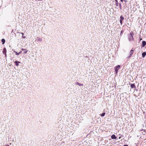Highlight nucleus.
<instances>
[{"instance_id":"f257e3e1","label":"nucleus","mask_w":146,"mask_h":146,"mask_svg":"<svg viewBox=\"0 0 146 146\" xmlns=\"http://www.w3.org/2000/svg\"><path fill=\"white\" fill-rule=\"evenodd\" d=\"M133 32H132L128 35V40L129 41H132L133 40Z\"/></svg>"},{"instance_id":"f03ea898","label":"nucleus","mask_w":146,"mask_h":146,"mask_svg":"<svg viewBox=\"0 0 146 146\" xmlns=\"http://www.w3.org/2000/svg\"><path fill=\"white\" fill-rule=\"evenodd\" d=\"M120 67V66L119 65H118L115 67V71L116 73V74L117 73L118 70L119 69Z\"/></svg>"},{"instance_id":"7ed1b4c3","label":"nucleus","mask_w":146,"mask_h":146,"mask_svg":"<svg viewBox=\"0 0 146 146\" xmlns=\"http://www.w3.org/2000/svg\"><path fill=\"white\" fill-rule=\"evenodd\" d=\"M134 52V51L132 49L131 50L130 52L129 56V58H130L131 57V56L133 54Z\"/></svg>"},{"instance_id":"20e7f679","label":"nucleus","mask_w":146,"mask_h":146,"mask_svg":"<svg viewBox=\"0 0 146 146\" xmlns=\"http://www.w3.org/2000/svg\"><path fill=\"white\" fill-rule=\"evenodd\" d=\"M14 63H15V65L17 66H19V63H21V62H20L17 61H15Z\"/></svg>"},{"instance_id":"39448f33","label":"nucleus","mask_w":146,"mask_h":146,"mask_svg":"<svg viewBox=\"0 0 146 146\" xmlns=\"http://www.w3.org/2000/svg\"><path fill=\"white\" fill-rule=\"evenodd\" d=\"M146 44V42L145 41H143L142 42V47H144Z\"/></svg>"},{"instance_id":"423d86ee","label":"nucleus","mask_w":146,"mask_h":146,"mask_svg":"<svg viewBox=\"0 0 146 146\" xmlns=\"http://www.w3.org/2000/svg\"><path fill=\"white\" fill-rule=\"evenodd\" d=\"M3 53L4 54H5V55L6 56V49L5 48H3Z\"/></svg>"},{"instance_id":"0eeeda50","label":"nucleus","mask_w":146,"mask_h":146,"mask_svg":"<svg viewBox=\"0 0 146 146\" xmlns=\"http://www.w3.org/2000/svg\"><path fill=\"white\" fill-rule=\"evenodd\" d=\"M111 137L112 139H116L117 138L114 135H112L111 136Z\"/></svg>"},{"instance_id":"6e6552de","label":"nucleus","mask_w":146,"mask_h":146,"mask_svg":"<svg viewBox=\"0 0 146 146\" xmlns=\"http://www.w3.org/2000/svg\"><path fill=\"white\" fill-rule=\"evenodd\" d=\"M36 40H37V41L41 42L42 41V39L41 38L38 37L37 38V39Z\"/></svg>"},{"instance_id":"1a4fd4ad","label":"nucleus","mask_w":146,"mask_h":146,"mask_svg":"<svg viewBox=\"0 0 146 146\" xmlns=\"http://www.w3.org/2000/svg\"><path fill=\"white\" fill-rule=\"evenodd\" d=\"M131 87L132 88H136V87L134 84H131Z\"/></svg>"},{"instance_id":"9d476101","label":"nucleus","mask_w":146,"mask_h":146,"mask_svg":"<svg viewBox=\"0 0 146 146\" xmlns=\"http://www.w3.org/2000/svg\"><path fill=\"white\" fill-rule=\"evenodd\" d=\"M142 56L144 58L145 57V55H146V52H144L142 53Z\"/></svg>"},{"instance_id":"9b49d317","label":"nucleus","mask_w":146,"mask_h":146,"mask_svg":"<svg viewBox=\"0 0 146 146\" xmlns=\"http://www.w3.org/2000/svg\"><path fill=\"white\" fill-rule=\"evenodd\" d=\"M76 84L77 85H79V86H83V84H81L80 83L78 82H77L76 83Z\"/></svg>"},{"instance_id":"f8f14e48","label":"nucleus","mask_w":146,"mask_h":146,"mask_svg":"<svg viewBox=\"0 0 146 146\" xmlns=\"http://www.w3.org/2000/svg\"><path fill=\"white\" fill-rule=\"evenodd\" d=\"M115 5L116 7L118 6V3L117 0H115Z\"/></svg>"},{"instance_id":"ddd939ff","label":"nucleus","mask_w":146,"mask_h":146,"mask_svg":"<svg viewBox=\"0 0 146 146\" xmlns=\"http://www.w3.org/2000/svg\"><path fill=\"white\" fill-rule=\"evenodd\" d=\"M1 41L2 42L3 44H4V43L5 42V40L4 39H1Z\"/></svg>"},{"instance_id":"4468645a","label":"nucleus","mask_w":146,"mask_h":146,"mask_svg":"<svg viewBox=\"0 0 146 146\" xmlns=\"http://www.w3.org/2000/svg\"><path fill=\"white\" fill-rule=\"evenodd\" d=\"M124 19V18L122 16V15H121L120 17V20H123Z\"/></svg>"},{"instance_id":"2eb2a0df","label":"nucleus","mask_w":146,"mask_h":146,"mask_svg":"<svg viewBox=\"0 0 146 146\" xmlns=\"http://www.w3.org/2000/svg\"><path fill=\"white\" fill-rule=\"evenodd\" d=\"M106 114V113L105 112L102 113L100 115L102 117L104 116L105 114Z\"/></svg>"},{"instance_id":"dca6fc26","label":"nucleus","mask_w":146,"mask_h":146,"mask_svg":"<svg viewBox=\"0 0 146 146\" xmlns=\"http://www.w3.org/2000/svg\"><path fill=\"white\" fill-rule=\"evenodd\" d=\"M28 52V50H26H26H25V51L23 52V53H24L25 54L27 52Z\"/></svg>"},{"instance_id":"f3484780","label":"nucleus","mask_w":146,"mask_h":146,"mask_svg":"<svg viewBox=\"0 0 146 146\" xmlns=\"http://www.w3.org/2000/svg\"><path fill=\"white\" fill-rule=\"evenodd\" d=\"M15 54L17 55H18L19 54V53H17V52H15Z\"/></svg>"},{"instance_id":"a211bd4d","label":"nucleus","mask_w":146,"mask_h":146,"mask_svg":"<svg viewBox=\"0 0 146 146\" xmlns=\"http://www.w3.org/2000/svg\"><path fill=\"white\" fill-rule=\"evenodd\" d=\"M119 7H120V9H121V3L119 4Z\"/></svg>"},{"instance_id":"6ab92c4d","label":"nucleus","mask_w":146,"mask_h":146,"mask_svg":"<svg viewBox=\"0 0 146 146\" xmlns=\"http://www.w3.org/2000/svg\"><path fill=\"white\" fill-rule=\"evenodd\" d=\"M122 20H120V23L121 24V25L122 24Z\"/></svg>"},{"instance_id":"aec40b11","label":"nucleus","mask_w":146,"mask_h":146,"mask_svg":"<svg viewBox=\"0 0 146 146\" xmlns=\"http://www.w3.org/2000/svg\"><path fill=\"white\" fill-rule=\"evenodd\" d=\"M26 50V49H23V48H22L21 49V50H22V51H23V50Z\"/></svg>"},{"instance_id":"412c9836","label":"nucleus","mask_w":146,"mask_h":146,"mask_svg":"<svg viewBox=\"0 0 146 146\" xmlns=\"http://www.w3.org/2000/svg\"><path fill=\"white\" fill-rule=\"evenodd\" d=\"M140 130L141 131H145V130H143V129H140Z\"/></svg>"},{"instance_id":"4be33fe9","label":"nucleus","mask_w":146,"mask_h":146,"mask_svg":"<svg viewBox=\"0 0 146 146\" xmlns=\"http://www.w3.org/2000/svg\"><path fill=\"white\" fill-rule=\"evenodd\" d=\"M22 52V51H20L19 52V54H21Z\"/></svg>"},{"instance_id":"5701e85b","label":"nucleus","mask_w":146,"mask_h":146,"mask_svg":"<svg viewBox=\"0 0 146 146\" xmlns=\"http://www.w3.org/2000/svg\"><path fill=\"white\" fill-rule=\"evenodd\" d=\"M5 146H9V145H6Z\"/></svg>"},{"instance_id":"b1692460","label":"nucleus","mask_w":146,"mask_h":146,"mask_svg":"<svg viewBox=\"0 0 146 146\" xmlns=\"http://www.w3.org/2000/svg\"><path fill=\"white\" fill-rule=\"evenodd\" d=\"M21 33L23 35H23L24 34H23V33Z\"/></svg>"},{"instance_id":"393cba45","label":"nucleus","mask_w":146,"mask_h":146,"mask_svg":"<svg viewBox=\"0 0 146 146\" xmlns=\"http://www.w3.org/2000/svg\"><path fill=\"white\" fill-rule=\"evenodd\" d=\"M23 37L24 38H25V36H23Z\"/></svg>"},{"instance_id":"a878e982","label":"nucleus","mask_w":146,"mask_h":146,"mask_svg":"<svg viewBox=\"0 0 146 146\" xmlns=\"http://www.w3.org/2000/svg\"><path fill=\"white\" fill-rule=\"evenodd\" d=\"M123 0H120L121 1V2H122L123 1Z\"/></svg>"},{"instance_id":"bb28decb","label":"nucleus","mask_w":146,"mask_h":146,"mask_svg":"<svg viewBox=\"0 0 146 146\" xmlns=\"http://www.w3.org/2000/svg\"><path fill=\"white\" fill-rule=\"evenodd\" d=\"M42 0H38V1H42Z\"/></svg>"},{"instance_id":"cd10ccee","label":"nucleus","mask_w":146,"mask_h":146,"mask_svg":"<svg viewBox=\"0 0 146 146\" xmlns=\"http://www.w3.org/2000/svg\"><path fill=\"white\" fill-rule=\"evenodd\" d=\"M121 138V137H120L119 138V139H120Z\"/></svg>"},{"instance_id":"c85d7f7f","label":"nucleus","mask_w":146,"mask_h":146,"mask_svg":"<svg viewBox=\"0 0 146 146\" xmlns=\"http://www.w3.org/2000/svg\"><path fill=\"white\" fill-rule=\"evenodd\" d=\"M142 39V38H141L140 40H141Z\"/></svg>"}]
</instances>
